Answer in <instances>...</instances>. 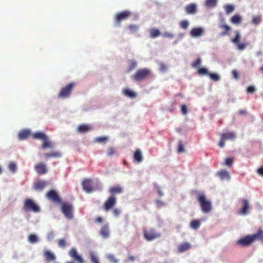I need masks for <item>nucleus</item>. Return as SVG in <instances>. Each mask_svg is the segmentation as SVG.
Masks as SVG:
<instances>
[{"instance_id": "nucleus-30", "label": "nucleus", "mask_w": 263, "mask_h": 263, "mask_svg": "<svg viewBox=\"0 0 263 263\" xmlns=\"http://www.w3.org/2000/svg\"><path fill=\"white\" fill-rule=\"evenodd\" d=\"M225 140H234L236 137L235 134L233 132H229L222 134L221 136Z\"/></svg>"}, {"instance_id": "nucleus-54", "label": "nucleus", "mask_w": 263, "mask_h": 263, "mask_svg": "<svg viewBox=\"0 0 263 263\" xmlns=\"http://www.w3.org/2000/svg\"><path fill=\"white\" fill-rule=\"evenodd\" d=\"M256 90L254 86H249L247 89V92L249 93H253Z\"/></svg>"}, {"instance_id": "nucleus-35", "label": "nucleus", "mask_w": 263, "mask_h": 263, "mask_svg": "<svg viewBox=\"0 0 263 263\" xmlns=\"http://www.w3.org/2000/svg\"><path fill=\"white\" fill-rule=\"evenodd\" d=\"M200 222L198 220H193L191 222L190 227L195 229H198L200 226Z\"/></svg>"}, {"instance_id": "nucleus-14", "label": "nucleus", "mask_w": 263, "mask_h": 263, "mask_svg": "<svg viewBox=\"0 0 263 263\" xmlns=\"http://www.w3.org/2000/svg\"><path fill=\"white\" fill-rule=\"evenodd\" d=\"M241 202L242 206L238 212V214L241 215H246L247 214L249 209V201L247 199H242Z\"/></svg>"}, {"instance_id": "nucleus-27", "label": "nucleus", "mask_w": 263, "mask_h": 263, "mask_svg": "<svg viewBox=\"0 0 263 263\" xmlns=\"http://www.w3.org/2000/svg\"><path fill=\"white\" fill-rule=\"evenodd\" d=\"M32 137L33 139L41 140L43 141L47 137L44 133L40 132L34 133L33 134Z\"/></svg>"}, {"instance_id": "nucleus-29", "label": "nucleus", "mask_w": 263, "mask_h": 263, "mask_svg": "<svg viewBox=\"0 0 263 263\" xmlns=\"http://www.w3.org/2000/svg\"><path fill=\"white\" fill-rule=\"evenodd\" d=\"M242 21V17L239 14H235L230 19L231 23L238 25L240 24Z\"/></svg>"}, {"instance_id": "nucleus-58", "label": "nucleus", "mask_w": 263, "mask_h": 263, "mask_svg": "<svg viewBox=\"0 0 263 263\" xmlns=\"http://www.w3.org/2000/svg\"><path fill=\"white\" fill-rule=\"evenodd\" d=\"M120 210L116 208L112 210V214L115 217L118 216L120 214Z\"/></svg>"}, {"instance_id": "nucleus-59", "label": "nucleus", "mask_w": 263, "mask_h": 263, "mask_svg": "<svg viewBox=\"0 0 263 263\" xmlns=\"http://www.w3.org/2000/svg\"><path fill=\"white\" fill-rule=\"evenodd\" d=\"M181 112L183 115H186L187 114V109L185 105H182L181 106Z\"/></svg>"}, {"instance_id": "nucleus-37", "label": "nucleus", "mask_w": 263, "mask_h": 263, "mask_svg": "<svg viewBox=\"0 0 263 263\" xmlns=\"http://www.w3.org/2000/svg\"><path fill=\"white\" fill-rule=\"evenodd\" d=\"M261 22V16L260 15L253 17L252 23L254 25H258Z\"/></svg>"}, {"instance_id": "nucleus-36", "label": "nucleus", "mask_w": 263, "mask_h": 263, "mask_svg": "<svg viewBox=\"0 0 263 263\" xmlns=\"http://www.w3.org/2000/svg\"><path fill=\"white\" fill-rule=\"evenodd\" d=\"M236 36L234 39L231 40L232 42L235 44L236 45L239 43L241 39V35L238 31H235Z\"/></svg>"}, {"instance_id": "nucleus-22", "label": "nucleus", "mask_w": 263, "mask_h": 263, "mask_svg": "<svg viewBox=\"0 0 263 263\" xmlns=\"http://www.w3.org/2000/svg\"><path fill=\"white\" fill-rule=\"evenodd\" d=\"M92 129L91 127L88 124H82L77 128V131L79 133L82 134L88 132Z\"/></svg>"}, {"instance_id": "nucleus-34", "label": "nucleus", "mask_w": 263, "mask_h": 263, "mask_svg": "<svg viewBox=\"0 0 263 263\" xmlns=\"http://www.w3.org/2000/svg\"><path fill=\"white\" fill-rule=\"evenodd\" d=\"M150 36L152 38H156L160 35V32L158 29L153 28L150 30Z\"/></svg>"}, {"instance_id": "nucleus-39", "label": "nucleus", "mask_w": 263, "mask_h": 263, "mask_svg": "<svg viewBox=\"0 0 263 263\" xmlns=\"http://www.w3.org/2000/svg\"><path fill=\"white\" fill-rule=\"evenodd\" d=\"M90 258L92 263H100L98 257L95 255V253L91 252L89 254Z\"/></svg>"}, {"instance_id": "nucleus-61", "label": "nucleus", "mask_w": 263, "mask_h": 263, "mask_svg": "<svg viewBox=\"0 0 263 263\" xmlns=\"http://www.w3.org/2000/svg\"><path fill=\"white\" fill-rule=\"evenodd\" d=\"M224 141H225V140L224 139H223L222 137H221L220 141L219 142V143H218V145L220 147H223L224 146Z\"/></svg>"}, {"instance_id": "nucleus-1", "label": "nucleus", "mask_w": 263, "mask_h": 263, "mask_svg": "<svg viewBox=\"0 0 263 263\" xmlns=\"http://www.w3.org/2000/svg\"><path fill=\"white\" fill-rule=\"evenodd\" d=\"M192 194L196 196L197 199L203 213H208L211 211L212 209L211 202L207 199L203 193H200L197 190H193Z\"/></svg>"}, {"instance_id": "nucleus-49", "label": "nucleus", "mask_w": 263, "mask_h": 263, "mask_svg": "<svg viewBox=\"0 0 263 263\" xmlns=\"http://www.w3.org/2000/svg\"><path fill=\"white\" fill-rule=\"evenodd\" d=\"M116 154V150L113 147H109L107 150V155L109 157H111Z\"/></svg>"}, {"instance_id": "nucleus-19", "label": "nucleus", "mask_w": 263, "mask_h": 263, "mask_svg": "<svg viewBox=\"0 0 263 263\" xmlns=\"http://www.w3.org/2000/svg\"><path fill=\"white\" fill-rule=\"evenodd\" d=\"M44 256L46 260L48 262L54 261L56 259L55 255L50 251H45Z\"/></svg>"}, {"instance_id": "nucleus-17", "label": "nucleus", "mask_w": 263, "mask_h": 263, "mask_svg": "<svg viewBox=\"0 0 263 263\" xmlns=\"http://www.w3.org/2000/svg\"><path fill=\"white\" fill-rule=\"evenodd\" d=\"M44 156L46 159L50 158H59L62 157V154L60 151H52L50 153H45Z\"/></svg>"}, {"instance_id": "nucleus-41", "label": "nucleus", "mask_w": 263, "mask_h": 263, "mask_svg": "<svg viewBox=\"0 0 263 263\" xmlns=\"http://www.w3.org/2000/svg\"><path fill=\"white\" fill-rule=\"evenodd\" d=\"M217 0H206L205 5L208 7H213L216 5Z\"/></svg>"}, {"instance_id": "nucleus-7", "label": "nucleus", "mask_w": 263, "mask_h": 263, "mask_svg": "<svg viewBox=\"0 0 263 263\" xmlns=\"http://www.w3.org/2000/svg\"><path fill=\"white\" fill-rule=\"evenodd\" d=\"M259 233L258 234H253L252 235H247L237 240L236 243L241 246H247L251 245L254 241L256 240Z\"/></svg>"}, {"instance_id": "nucleus-42", "label": "nucleus", "mask_w": 263, "mask_h": 263, "mask_svg": "<svg viewBox=\"0 0 263 263\" xmlns=\"http://www.w3.org/2000/svg\"><path fill=\"white\" fill-rule=\"evenodd\" d=\"M177 152L179 153L184 152L183 143L181 140L178 141Z\"/></svg>"}, {"instance_id": "nucleus-60", "label": "nucleus", "mask_w": 263, "mask_h": 263, "mask_svg": "<svg viewBox=\"0 0 263 263\" xmlns=\"http://www.w3.org/2000/svg\"><path fill=\"white\" fill-rule=\"evenodd\" d=\"M163 35L165 37L173 38L174 37V35L170 32H165Z\"/></svg>"}, {"instance_id": "nucleus-56", "label": "nucleus", "mask_w": 263, "mask_h": 263, "mask_svg": "<svg viewBox=\"0 0 263 263\" xmlns=\"http://www.w3.org/2000/svg\"><path fill=\"white\" fill-rule=\"evenodd\" d=\"M236 45L237 46V48L239 50H243L247 46V44H245V43L240 44L239 43L237 44Z\"/></svg>"}, {"instance_id": "nucleus-46", "label": "nucleus", "mask_w": 263, "mask_h": 263, "mask_svg": "<svg viewBox=\"0 0 263 263\" xmlns=\"http://www.w3.org/2000/svg\"><path fill=\"white\" fill-rule=\"evenodd\" d=\"M107 137H99L95 139L94 141L98 143L105 142L107 140Z\"/></svg>"}, {"instance_id": "nucleus-4", "label": "nucleus", "mask_w": 263, "mask_h": 263, "mask_svg": "<svg viewBox=\"0 0 263 263\" xmlns=\"http://www.w3.org/2000/svg\"><path fill=\"white\" fill-rule=\"evenodd\" d=\"M143 236L144 238L148 241L159 238L161 235L157 232L154 228L143 229Z\"/></svg>"}, {"instance_id": "nucleus-53", "label": "nucleus", "mask_w": 263, "mask_h": 263, "mask_svg": "<svg viewBox=\"0 0 263 263\" xmlns=\"http://www.w3.org/2000/svg\"><path fill=\"white\" fill-rule=\"evenodd\" d=\"M8 167L9 169L13 172H15L16 169V164L14 162L10 163Z\"/></svg>"}, {"instance_id": "nucleus-64", "label": "nucleus", "mask_w": 263, "mask_h": 263, "mask_svg": "<svg viewBox=\"0 0 263 263\" xmlns=\"http://www.w3.org/2000/svg\"><path fill=\"white\" fill-rule=\"evenodd\" d=\"M102 221H103V219L101 217H98L96 218L95 219V221L96 223H101L102 222Z\"/></svg>"}, {"instance_id": "nucleus-33", "label": "nucleus", "mask_w": 263, "mask_h": 263, "mask_svg": "<svg viewBox=\"0 0 263 263\" xmlns=\"http://www.w3.org/2000/svg\"><path fill=\"white\" fill-rule=\"evenodd\" d=\"M127 28L129 30V33L132 34L136 32L138 30L139 26L136 25L132 24L128 25Z\"/></svg>"}, {"instance_id": "nucleus-31", "label": "nucleus", "mask_w": 263, "mask_h": 263, "mask_svg": "<svg viewBox=\"0 0 263 263\" xmlns=\"http://www.w3.org/2000/svg\"><path fill=\"white\" fill-rule=\"evenodd\" d=\"M42 144V147L43 148H44V149L47 148H51L53 147V144H52L51 141L49 140L48 137L46 138V139L44 140Z\"/></svg>"}, {"instance_id": "nucleus-57", "label": "nucleus", "mask_w": 263, "mask_h": 263, "mask_svg": "<svg viewBox=\"0 0 263 263\" xmlns=\"http://www.w3.org/2000/svg\"><path fill=\"white\" fill-rule=\"evenodd\" d=\"M156 204L157 205V206L158 208H160L164 205V203L161 200H156Z\"/></svg>"}, {"instance_id": "nucleus-23", "label": "nucleus", "mask_w": 263, "mask_h": 263, "mask_svg": "<svg viewBox=\"0 0 263 263\" xmlns=\"http://www.w3.org/2000/svg\"><path fill=\"white\" fill-rule=\"evenodd\" d=\"M47 182L45 181L39 180L34 183V189L36 190L42 191L47 185Z\"/></svg>"}, {"instance_id": "nucleus-38", "label": "nucleus", "mask_w": 263, "mask_h": 263, "mask_svg": "<svg viewBox=\"0 0 263 263\" xmlns=\"http://www.w3.org/2000/svg\"><path fill=\"white\" fill-rule=\"evenodd\" d=\"M224 10L227 14H229L233 12L234 10V6L232 5L227 4L224 7Z\"/></svg>"}, {"instance_id": "nucleus-45", "label": "nucleus", "mask_w": 263, "mask_h": 263, "mask_svg": "<svg viewBox=\"0 0 263 263\" xmlns=\"http://www.w3.org/2000/svg\"><path fill=\"white\" fill-rule=\"evenodd\" d=\"M29 241L31 243H34L37 242L38 239L37 236L34 234H31L29 236Z\"/></svg>"}, {"instance_id": "nucleus-16", "label": "nucleus", "mask_w": 263, "mask_h": 263, "mask_svg": "<svg viewBox=\"0 0 263 263\" xmlns=\"http://www.w3.org/2000/svg\"><path fill=\"white\" fill-rule=\"evenodd\" d=\"M204 29L201 27L193 28L190 31V34L193 37H198L204 33Z\"/></svg>"}, {"instance_id": "nucleus-5", "label": "nucleus", "mask_w": 263, "mask_h": 263, "mask_svg": "<svg viewBox=\"0 0 263 263\" xmlns=\"http://www.w3.org/2000/svg\"><path fill=\"white\" fill-rule=\"evenodd\" d=\"M61 210L65 217L68 219H71L73 217V207L71 203L68 202H61Z\"/></svg>"}, {"instance_id": "nucleus-12", "label": "nucleus", "mask_w": 263, "mask_h": 263, "mask_svg": "<svg viewBox=\"0 0 263 263\" xmlns=\"http://www.w3.org/2000/svg\"><path fill=\"white\" fill-rule=\"evenodd\" d=\"M68 254L72 258H73L75 261H77L78 262L84 263V260H83L82 256L78 254L76 248H71L69 251Z\"/></svg>"}, {"instance_id": "nucleus-20", "label": "nucleus", "mask_w": 263, "mask_h": 263, "mask_svg": "<svg viewBox=\"0 0 263 263\" xmlns=\"http://www.w3.org/2000/svg\"><path fill=\"white\" fill-rule=\"evenodd\" d=\"M191 247V245L189 242H183L178 245V251L179 253H183L188 250Z\"/></svg>"}, {"instance_id": "nucleus-25", "label": "nucleus", "mask_w": 263, "mask_h": 263, "mask_svg": "<svg viewBox=\"0 0 263 263\" xmlns=\"http://www.w3.org/2000/svg\"><path fill=\"white\" fill-rule=\"evenodd\" d=\"M217 174L222 180H229L231 178L229 172L226 170H221L217 173Z\"/></svg>"}, {"instance_id": "nucleus-32", "label": "nucleus", "mask_w": 263, "mask_h": 263, "mask_svg": "<svg viewBox=\"0 0 263 263\" xmlns=\"http://www.w3.org/2000/svg\"><path fill=\"white\" fill-rule=\"evenodd\" d=\"M123 93L125 96L131 98H135L137 97L136 93L129 89H124Z\"/></svg>"}, {"instance_id": "nucleus-11", "label": "nucleus", "mask_w": 263, "mask_h": 263, "mask_svg": "<svg viewBox=\"0 0 263 263\" xmlns=\"http://www.w3.org/2000/svg\"><path fill=\"white\" fill-rule=\"evenodd\" d=\"M116 204L115 197L110 196L107 200L104 202L103 208L105 211H108L112 209Z\"/></svg>"}, {"instance_id": "nucleus-8", "label": "nucleus", "mask_w": 263, "mask_h": 263, "mask_svg": "<svg viewBox=\"0 0 263 263\" xmlns=\"http://www.w3.org/2000/svg\"><path fill=\"white\" fill-rule=\"evenodd\" d=\"M132 16V12L128 10H125L117 13L115 16V21L116 24L120 26L122 21L126 20Z\"/></svg>"}, {"instance_id": "nucleus-47", "label": "nucleus", "mask_w": 263, "mask_h": 263, "mask_svg": "<svg viewBox=\"0 0 263 263\" xmlns=\"http://www.w3.org/2000/svg\"><path fill=\"white\" fill-rule=\"evenodd\" d=\"M197 72L198 74H199L200 75H206V74L209 75V73L208 70L204 67L199 68Z\"/></svg>"}, {"instance_id": "nucleus-18", "label": "nucleus", "mask_w": 263, "mask_h": 263, "mask_svg": "<svg viewBox=\"0 0 263 263\" xmlns=\"http://www.w3.org/2000/svg\"><path fill=\"white\" fill-rule=\"evenodd\" d=\"M109 192L110 194V196L115 197L116 194L122 193L123 192V189L120 185H117L110 187Z\"/></svg>"}, {"instance_id": "nucleus-28", "label": "nucleus", "mask_w": 263, "mask_h": 263, "mask_svg": "<svg viewBox=\"0 0 263 263\" xmlns=\"http://www.w3.org/2000/svg\"><path fill=\"white\" fill-rule=\"evenodd\" d=\"M30 134L29 130H22L18 133V138L20 140L26 139L30 136Z\"/></svg>"}, {"instance_id": "nucleus-43", "label": "nucleus", "mask_w": 263, "mask_h": 263, "mask_svg": "<svg viewBox=\"0 0 263 263\" xmlns=\"http://www.w3.org/2000/svg\"><path fill=\"white\" fill-rule=\"evenodd\" d=\"M209 76H210L211 79L214 81H218L220 80V77L216 73H209Z\"/></svg>"}, {"instance_id": "nucleus-13", "label": "nucleus", "mask_w": 263, "mask_h": 263, "mask_svg": "<svg viewBox=\"0 0 263 263\" xmlns=\"http://www.w3.org/2000/svg\"><path fill=\"white\" fill-rule=\"evenodd\" d=\"M34 169L39 175L45 174L47 172L46 164L42 162L36 164L34 166Z\"/></svg>"}, {"instance_id": "nucleus-63", "label": "nucleus", "mask_w": 263, "mask_h": 263, "mask_svg": "<svg viewBox=\"0 0 263 263\" xmlns=\"http://www.w3.org/2000/svg\"><path fill=\"white\" fill-rule=\"evenodd\" d=\"M257 173L261 176H263V166L258 168L257 170Z\"/></svg>"}, {"instance_id": "nucleus-9", "label": "nucleus", "mask_w": 263, "mask_h": 263, "mask_svg": "<svg viewBox=\"0 0 263 263\" xmlns=\"http://www.w3.org/2000/svg\"><path fill=\"white\" fill-rule=\"evenodd\" d=\"M46 197L47 199L52 201L54 203L60 204L62 202L61 198L55 190H50L46 194Z\"/></svg>"}, {"instance_id": "nucleus-10", "label": "nucleus", "mask_w": 263, "mask_h": 263, "mask_svg": "<svg viewBox=\"0 0 263 263\" xmlns=\"http://www.w3.org/2000/svg\"><path fill=\"white\" fill-rule=\"evenodd\" d=\"M218 27L222 30L221 32L219 33L220 36H224L227 35L229 32L231 30V27L226 24L225 20L222 18L218 24Z\"/></svg>"}, {"instance_id": "nucleus-2", "label": "nucleus", "mask_w": 263, "mask_h": 263, "mask_svg": "<svg viewBox=\"0 0 263 263\" xmlns=\"http://www.w3.org/2000/svg\"><path fill=\"white\" fill-rule=\"evenodd\" d=\"M152 76V71L148 68L139 69L132 76V79L136 81L144 80Z\"/></svg>"}, {"instance_id": "nucleus-24", "label": "nucleus", "mask_w": 263, "mask_h": 263, "mask_svg": "<svg viewBox=\"0 0 263 263\" xmlns=\"http://www.w3.org/2000/svg\"><path fill=\"white\" fill-rule=\"evenodd\" d=\"M134 161L139 163H141L143 160V156L142 152L140 149H137L134 154L133 156Z\"/></svg>"}, {"instance_id": "nucleus-50", "label": "nucleus", "mask_w": 263, "mask_h": 263, "mask_svg": "<svg viewBox=\"0 0 263 263\" xmlns=\"http://www.w3.org/2000/svg\"><path fill=\"white\" fill-rule=\"evenodd\" d=\"M258 233H259V234L258 237L256 238V240H261L263 243V230L261 229H259L257 233L255 234H258Z\"/></svg>"}, {"instance_id": "nucleus-6", "label": "nucleus", "mask_w": 263, "mask_h": 263, "mask_svg": "<svg viewBox=\"0 0 263 263\" xmlns=\"http://www.w3.org/2000/svg\"><path fill=\"white\" fill-rule=\"evenodd\" d=\"M75 86V83H70L63 87L58 95V98L63 99L68 98Z\"/></svg>"}, {"instance_id": "nucleus-55", "label": "nucleus", "mask_w": 263, "mask_h": 263, "mask_svg": "<svg viewBox=\"0 0 263 263\" xmlns=\"http://www.w3.org/2000/svg\"><path fill=\"white\" fill-rule=\"evenodd\" d=\"M233 164V159L230 158L226 159L225 164L228 166H231Z\"/></svg>"}, {"instance_id": "nucleus-21", "label": "nucleus", "mask_w": 263, "mask_h": 263, "mask_svg": "<svg viewBox=\"0 0 263 263\" xmlns=\"http://www.w3.org/2000/svg\"><path fill=\"white\" fill-rule=\"evenodd\" d=\"M185 10L187 14H195L197 11L196 5L193 3L187 5L185 6Z\"/></svg>"}, {"instance_id": "nucleus-40", "label": "nucleus", "mask_w": 263, "mask_h": 263, "mask_svg": "<svg viewBox=\"0 0 263 263\" xmlns=\"http://www.w3.org/2000/svg\"><path fill=\"white\" fill-rule=\"evenodd\" d=\"M137 66V64L136 62L130 61L129 64V67L127 70V72H129L134 69H135Z\"/></svg>"}, {"instance_id": "nucleus-51", "label": "nucleus", "mask_w": 263, "mask_h": 263, "mask_svg": "<svg viewBox=\"0 0 263 263\" xmlns=\"http://www.w3.org/2000/svg\"><path fill=\"white\" fill-rule=\"evenodd\" d=\"M106 257L113 263H117L118 262V259H116L112 254H108L107 255Z\"/></svg>"}, {"instance_id": "nucleus-48", "label": "nucleus", "mask_w": 263, "mask_h": 263, "mask_svg": "<svg viewBox=\"0 0 263 263\" xmlns=\"http://www.w3.org/2000/svg\"><path fill=\"white\" fill-rule=\"evenodd\" d=\"M201 63V59L200 58H198L192 63V66L194 68H198L200 66Z\"/></svg>"}, {"instance_id": "nucleus-52", "label": "nucleus", "mask_w": 263, "mask_h": 263, "mask_svg": "<svg viewBox=\"0 0 263 263\" xmlns=\"http://www.w3.org/2000/svg\"><path fill=\"white\" fill-rule=\"evenodd\" d=\"M189 25V23L186 20L182 21L180 23V27L184 29H186L188 27Z\"/></svg>"}, {"instance_id": "nucleus-62", "label": "nucleus", "mask_w": 263, "mask_h": 263, "mask_svg": "<svg viewBox=\"0 0 263 263\" xmlns=\"http://www.w3.org/2000/svg\"><path fill=\"white\" fill-rule=\"evenodd\" d=\"M232 74L233 78H235V79H237L238 78V73L236 70H233L232 72Z\"/></svg>"}, {"instance_id": "nucleus-26", "label": "nucleus", "mask_w": 263, "mask_h": 263, "mask_svg": "<svg viewBox=\"0 0 263 263\" xmlns=\"http://www.w3.org/2000/svg\"><path fill=\"white\" fill-rule=\"evenodd\" d=\"M100 235L104 238H107L109 235V227L107 224L102 227L100 231Z\"/></svg>"}, {"instance_id": "nucleus-44", "label": "nucleus", "mask_w": 263, "mask_h": 263, "mask_svg": "<svg viewBox=\"0 0 263 263\" xmlns=\"http://www.w3.org/2000/svg\"><path fill=\"white\" fill-rule=\"evenodd\" d=\"M66 241L65 239H60L58 241V244L59 247L64 248L66 246Z\"/></svg>"}, {"instance_id": "nucleus-15", "label": "nucleus", "mask_w": 263, "mask_h": 263, "mask_svg": "<svg viewBox=\"0 0 263 263\" xmlns=\"http://www.w3.org/2000/svg\"><path fill=\"white\" fill-rule=\"evenodd\" d=\"M82 186L84 191L90 193L92 191V181L90 179H85L82 182Z\"/></svg>"}, {"instance_id": "nucleus-3", "label": "nucleus", "mask_w": 263, "mask_h": 263, "mask_svg": "<svg viewBox=\"0 0 263 263\" xmlns=\"http://www.w3.org/2000/svg\"><path fill=\"white\" fill-rule=\"evenodd\" d=\"M23 209L25 211L34 213H39L41 211L40 206L34 201L30 198H27L24 200Z\"/></svg>"}]
</instances>
